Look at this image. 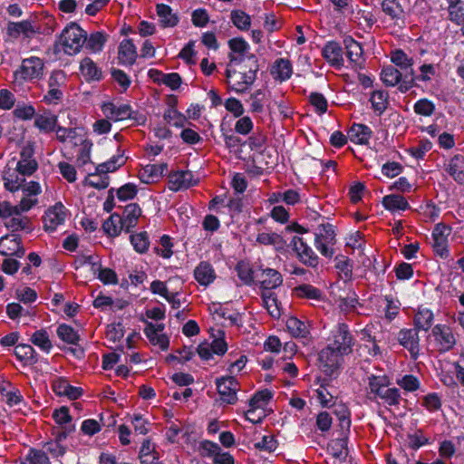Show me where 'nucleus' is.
Returning a JSON list of instances; mask_svg holds the SVG:
<instances>
[{"mask_svg":"<svg viewBox=\"0 0 464 464\" xmlns=\"http://www.w3.org/2000/svg\"><path fill=\"white\" fill-rule=\"evenodd\" d=\"M5 223V227L13 231L17 230H30V220L27 217L13 215Z\"/></svg>","mask_w":464,"mask_h":464,"instance_id":"nucleus-50","label":"nucleus"},{"mask_svg":"<svg viewBox=\"0 0 464 464\" xmlns=\"http://www.w3.org/2000/svg\"><path fill=\"white\" fill-rule=\"evenodd\" d=\"M30 340L34 345L38 346L42 351L45 353H49L53 348L52 342L45 330L42 329L34 332Z\"/></svg>","mask_w":464,"mask_h":464,"instance_id":"nucleus-47","label":"nucleus"},{"mask_svg":"<svg viewBox=\"0 0 464 464\" xmlns=\"http://www.w3.org/2000/svg\"><path fill=\"white\" fill-rule=\"evenodd\" d=\"M381 5L382 12L389 16L394 25L401 27L405 24V12L398 0H383Z\"/></svg>","mask_w":464,"mask_h":464,"instance_id":"nucleus-18","label":"nucleus"},{"mask_svg":"<svg viewBox=\"0 0 464 464\" xmlns=\"http://www.w3.org/2000/svg\"><path fill=\"white\" fill-rule=\"evenodd\" d=\"M448 171L459 184H464V156L455 155L449 164Z\"/></svg>","mask_w":464,"mask_h":464,"instance_id":"nucleus-39","label":"nucleus"},{"mask_svg":"<svg viewBox=\"0 0 464 464\" xmlns=\"http://www.w3.org/2000/svg\"><path fill=\"white\" fill-rule=\"evenodd\" d=\"M218 450L219 445L211 440H204L198 443V451L201 457L214 459Z\"/></svg>","mask_w":464,"mask_h":464,"instance_id":"nucleus-53","label":"nucleus"},{"mask_svg":"<svg viewBox=\"0 0 464 464\" xmlns=\"http://www.w3.org/2000/svg\"><path fill=\"white\" fill-rule=\"evenodd\" d=\"M343 44L346 49V57L350 61L352 66L354 69H361L363 63V51L361 44L356 42L351 36H347L343 39Z\"/></svg>","mask_w":464,"mask_h":464,"instance_id":"nucleus-19","label":"nucleus"},{"mask_svg":"<svg viewBox=\"0 0 464 464\" xmlns=\"http://www.w3.org/2000/svg\"><path fill=\"white\" fill-rule=\"evenodd\" d=\"M292 72L290 61L284 58L277 59L271 68V74L276 80L285 81L291 77Z\"/></svg>","mask_w":464,"mask_h":464,"instance_id":"nucleus-34","label":"nucleus"},{"mask_svg":"<svg viewBox=\"0 0 464 464\" xmlns=\"http://www.w3.org/2000/svg\"><path fill=\"white\" fill-rule=\"evenodd\" d=\"M103 115L111 121H120L127 119H131L133 111L128 104L116 106L112 102H106L102 105Z\"/></svg>","mask_w":464,"mask_h":464,"instance_id":"nucleus-17","label":"nucleus"},{"mask_svg":"<svg viewBox=\"0 0 464 464\" xmlns=\"http://www.w3.org/2000/svg\"><path fill=\"white\" fill-rule=\"evenodd\" d=\"M450 227L443 225L438 224L436 225L433 232V248L435 252L440 256H444L448 254L447 245H448V237L450 234Z\"/></svg>","mask_w":464,"mask_h":464,"instance_id":"nucleus-20","label":"nucleus"},{"mask_svg":"<svg viewBox=\"0 0 464 464\" xmlns=\"http://www.w3.org/2000/svg\"><path fill=\"white\" fill-rule=\"evenodd\" d=\"M65 73L63 71H53L48 80V92L44 96V101L48 104H56L63 98L60 87L65 83Z\"/></svg>","mask_w":464,"mask_h":464,"instance_id":"nucleus-9","label":"nucleus"},{"mask_svg":"<svg viewBox=\"0 0 464 464\" xmlns=\"http://www.w3.org/2000/svg\"><path fill=\"white\" fill-rule=\"evenodd\" d=\"M107 39L108 35L102 32L92 33L89 38L86 39V48L93 53L100 52L107 42Z\"/></svg>","mask_w":464,"mask_h":464,"instance_id":"nucleus-48","label":"nucleus"},{"mask_svg":"<svg viewBox=\"0 0 464 464\" xmlns=\"http://www.w3.org/2000/svg\"><path fill=\"white\" fill-rule=\"evenodd\" d=\"M208 309L211 314L218 315L219 318L229 320L232 324H237L239 314L237 313L228 314L227 310L222 307L220 304H212Z\"/></svg>","mask_w":464,"mask_h":464,"instance_id":"nucleus-56","label":"nucleus"},{"mask_svg":"<svg viewBox=\"0 0 464 464\" xmlns=\"http://www.w3.org/2000/svg\"><path fill=\"white\" fill-rule=\"evenodd\" d=\"M80 150L77 156V164L79 167L84 166L91 161V150L92 142L90 140H86L82 144L79 145Z\"/></svg>","mask_w":464,"mask_h":464,"instance_id":"nucleus-61","label":"nucleus"},{"mask_svg":"<svg viewBox=\"0 0 464 464\" xmlns=\"http://www.w3.org/2000/svg\"><path fill=\"white\" fill-rule=\"evenodd\" d=\"M121 218L120 215L114 213L103 222L102 228L104 232L110 237H117L121 230Z\"/></svg>","mask_w":464,"mask_h":464,"instance_id":"nucleus-46","label":"nucleus"},{"mask_svg":"<svg viewBox=\"0 0 464 464\" xmlns=\"http://www.w3.org/2000/svg\"><path fill=\"white\" fill-rule=\"evenodd\" d=\"M263 304L272 317L278 318L280 316V309L278 301L271 290H264L262 293Z\"/></svg>","mask_w":464,"mask_h":464,"instance_id":"nucleus-44","label":"nucleus"},{"mask_svg":"<svg viewBox=\"0 0 464 464\" xmlns=\"http://www.w3.org/2000/svg\"><path fill=\"white\" fill-rule=\"evenodd\" d=\"M236 271L237 273L238 277L244 284H252L254 280L253 271L248 264L245 262H238L236 266Z\"/></svg>","mask_w":464,"mask_h":464,"instance_id":"nucleus-63","label":"nucleus"},{"mask_svg":"<svg viewBox=\"0 0 464 464\" xmlns=\"http://www.w3.org/2000/svg\"><path fill=\"white\" fill-rule=\"evenodd\" d=\"M130 242L134 249L139 253H145L150 246L148 235L146 232H140L130 236Z\"/></svg>","mask_w":464,"mask_h":464,"instance_id":"nucleus-57","label":"nucleus"},{"mask_svg":"<svg viewBox=\"0 0 464 464\" xmlns=\"http://www.w3.org/2000/svg\"><path fill=\"white\" fill-rule=\"evenodd\" d=\"M138 53L132 40H123L119 46L118 58L123 64L132 65L137 59Z\"/></svg>","mask_w":464,"mask_h":464,"instance_id":"nucleus-27","label":"nucleus"},{"mask_svg":"<svg viewBox=\"0 0 464 464\" xmlns=\"http://www.w3.org/2000/svg\"><path fill=\"white\" fill-rule=\"evenodd\" d=\"M80 70L87 81H99L102 78V71L89 57H85L81 62Z\"/></svg>","mask_w":464,"mask_h":464,"instance_id":"nucleus-38","label":"nucleus"},{"mask_svg":"<svg viewBox=\"0 0 464 464\" xmlns=\"http://www.w3.org/2000/svg\"><path fill=\"white\" fill-rule=\"evenodd\" d=\"M195 279L201 285H208L216 278L212 266L208 262H201L194 270Z\"/></svg>","mask_w":464,"mask_h":464,"instance_id":"nucleus-32","label":"nucleus"},{"mask_svg":"<svg viewBox=\"0 0 464 464\" xmlns=\"http://www.w3.org/2000/svg\"><path fill=\"white\" fill-rule=\"evenodd\" d=\"M398 342L406 348L412 359H417L420 353L419 330L414 328L402 329L398 334Z\"/></svg>","mask_w":464,"mask_h":464,"instance_id":"nucleus-12","label":"nucleus"},{"mask_svg":"<svg viewBox=\"0 0 464 464\" xmlns=\"http://www.w3.org/2000/svg\"><path fill=\"white\" fill-rule=\"evenodd\" d=\"M258 276L264 290H272L278 287L283 283L281 274L272 268L261 269V273Z\"/></svg>","mask_w":464,"mask_h":464,"instance_id":"nucleus-28","label":"nucleus"},{"mask_svg":"<svg viewBox=\"0 0 464 464\" xmlns=\"http://www.w3.org/2000/svg\"><path fill=\"white\" fill-rule=\"evenodd\" d=\"M44 66L43 60L38 57L24 59L19 69L14 72V80L22 82L39 78L43 75Z\"/></svg>","mask_w":464,"mask_h":464,"instance_id":"nucleus-5","label":"nucleus"},{"mask_svg":"<svg viewBox=\"0 0 464 464\" xmlns=\"http://www.w3.org/2000/svg\"><path fill=\"white\" fill-rule=\"evenodd\" d=\"M57 335L63 342L70 344H76L79 340V335L72 326L67 324H61L57 328Z\"/></svg>","mask_w":464,"mask_h":464,"instance_id":"nucleus-52","label":"nucleus"},{"mask_svg":"<svg viewBox=\"0 0 464 464\" xmlns=\"http://www.w3.org/2000/svg\"><path fill=\"white\" fill-rule=\"evenodd\" d=\"M57 116L51 112H44L34 116V126L44 132L55 131L57 126Z\"/></svg>","mask_w":464,"mask_h":464,"instance_id":"nucleus-33","label":"nucleus"},{"mask_svg":"<svg viewBox=\"0 0 464 464\" xmlns=\"http://www.w3.org/2000/svg\"><path fill=\"white\" fill-rule=\"evenodd\" d=\"M434 111H435L434 103L426 98L419 100L414 104L415 113L421 115V116H425V117L431 116L433 114Z\"/></svg>","mask_w":464,"mask_h":464,"instance_id":"nucleus-58","label":"nucleus"},{"mask_svg":"<svg viewBox=\"0 0 464 464\" xmlns=\"http://www.w3.org/2000/svg\"><path fill=\"white\" fill-rule=\"evenodd\" d=\"M391 61L402 70H408L403 77V81L399 86L401 92H406L414 86L415 76L414 71L411 68L413 65V59L409 57L402 50L398 49L392 53Z\"/></svg>","mask_w":464,"mask_h":464,"instance_id":"nucleus-4","label":"nucleus"},{"mask_svg":"<svg viewBox=\"0 0 464 464\" xmlns=\"http://www.w3.org/2000/svg\"><path fill=\"white\" fill-rule=\"evenodd\" d=\"M144 334L152 344L159 345L161 350L168 349L169 341L165 334H159L150 329H144Z\"/></svg>","mask_w":464,"mask_h":464,"instance_id":"nucleus-60","label":"nucleus"},{"mask_svg":"<svg viewBox=\"0 0 464 464\" xmlns=\"http://www.w3.org/2000/svg\"><path fill=\"white\" fill-rule=\"evenodd\" d=\"M286 327L295 337L305 338L309 334V326L296 317H290L286 321Z\"/></svg>","mask_w":464,"mask_h":464,"instance_id":"nucleus-41","label":"nucleus"},{"mask_svg":"<svg viewBox=\"0 0 464 464\" xmlns=\"http://www.w3.org/2000/svg\"><path fill=\"white\" fill-rule=\"evenodd\" d=\"M26 460L30 464H51L49 458L44 450L31 449L26 456Z\"/></svg>","mask_w":464,"mask_h":464,"instance_id":"nucleus-64","label":"nucleus"},{"mask_svg":"<svg viewBox=\"0 0 464 464\" xmlns=\"http://www.w3.org/2000/svg\"><path fill=\"white\" fill-rule=\"evenodd\" d=\"M53 390L58 396H66L71 400L78 399L82 393L81 388L72 386L63 378H57L53 382Z\"/></svg>","mask_w":464,"mask_h":464,"instance_id":"nucleus-24","label":"nucleus"},{"mask_svg":"<svg viewBox=\"0 0 464 464\" xmlns=\"http://www.w3.org/2000/svg\"><path fill=\"white\" fill-rule=\"evenodd\" d=\"M38 30L39 28H36L29 20L9 22L6 27L8 35L14 38L18 37L20 34L30 38L38 33Z\"/></svg>","mask_w":464,"mask_h":464,"instance_id":"nucleus-23","label":"nucleus"},{"mask_svg":"<svg viewBox=\"0 0 464 464\" xmlns=\"http://www.w3.org/2000/svg\"><path fill=\"white\" fill-rule=\"evenodd\" d=\"M381 78L387 86H395L397 84L400 86L403 81L401 72L391 65L382 69Z\"/></svg>","mask_w":464,"mask_h":464,"instance_id":"nucleus-43","label":"nucleus"},{"mask_svg":"<svg viewBox=\"0 0 464 464\" xmlns=\"http://www.w3.org/2000/svg\"><path fill=\"white\" fill-rule=\"evenodd\" d=\"M169 189L178 191L182 188H188L197 184L198 180L194 179L191 171L181 170L169 175Z\"/></svg>","mask_w":464,"mask_h":464,"instance_id":"nucleus-21","label":"nucleus"},{"mask_svg":"<svg viewBox=\"0 0 464 464\" xmlns=\"http://www.w3.org/2000/svg\"><path fill=\"white\" fill-rule=\"evenodd\" d=\"M328 451L336 459L345 457L346 452V440L344 439H337L332 440L327 447Z\"/></svg>","mask_w":464,"mask_h":464,"instance_id":"nucleus-59","label":"nucleus"},{"mask_svg":"<svg viewBox=\"0 0 464 464\" xmlns=\"http://www.w3.org/2000/svg\"><path fill=\"white\" fill-rule=\"evenodd\" d=\"M66 218V209L63 204L57 203L50 208L44 216V227L45 230L54 231L62 225Z\"/></svg>","mask_w":464,"mask_h":464,"instance_id":"nucleus-16","label":"nucleus"},{"mask_svg":"<svg viewBox=\"0 0 464 464\" xmlns=\"http://www.w3.org/2000/svg\"><path fill=\"white\" fill-rule=\"evenodd\" d=\"M328 345L343 355L352 352L353 337L346 324H338L337 328L333 332V341Z\"/></svg>","mask_w":464,"mask_h":464,"instance_id":"nucleus-8","label":"nucleus"},{"mask_svg":"<svg viewBox=\"0 0 464 464\" xmlns=\"http://www.w3.org/2000/svg\"><path fill=\"white\" fill-rule=\"evenodd\" d=\"M14 353L16 357L21 361H30L31 362H36L35 352L34 348L29 344H18L14 348Z\"/></svg>","mask_w":464,"mask_h":464,"instance_id":"nucleus-55","label":"nucleus"},{"mask_svg":"<svg viewBox=\"0 0 464 464\" xmlns=\"http://www.w3.org/2000/svg\"><path fill=\"white\" fill-rule=\"evenodd\" d=\"M316 392L317 398L324 407L332 405L334 399L336 397V390L328 380L323 381Z\"/></svg>","mask_w":464,"mask_h":464,"instance_id":"nucleus-36","label":"nucleus"},{"mask_svg":"<svg viewBox=\"0 0 464 464\" xmlns=\"http://www.w3.org/2000/svg\"><path fill=\"white\" fill-rule=\"evenodd\" d=\"M383 207L392 212L398 210H406L410 208V205L406 198L398 194H391L383 197L382 198Z\"/></svg>","mask_w":464,"mask_h":464,"instance_id":"nucleus-37","label":"nucleus"},{"mask_svg":"<svg viewBox=\"0 0 464 464\" xmlns=\"http://www.w3.org/2000/svg\"><path fill=\"white\" fill-rule=\"evenodd\" d=\"M164 120L177 128H182L187 123L186 117L173 108H169L164 112Z\"/></svg>","mask_w":464,"mask_h":464,"instance_id":"nucleus-54","label":"nucleus"},{"mask_svg":"<svg viewBox=\"0 0 464 464\" xmlns=\"http://www.w3.org/2000/svg\"><path fill=\"white\" fill-rule=\"evenodd\" d=\"M56 139L62 143H69L72 147H78L88 138L82 128H64L59 126L56 129Z\"/></svg>","mask_w":464,"mask_h":464,"instance_id":"nucleus-13","label":"nucleus"},{"mask_svg":"<svg viewBox=\"0 0 464 464\" xmlns=\"http://www.w3.org/2000/svg\"><path fill=\"white\" fill-rule=\"evenodd\" d=\"M229 63L226 69L227 83L228 88L237 93L246 92L255 82L259 65L255 55L251 54L247 60L229 54Z\"/></svg>","mask_w":464,"mask_h":464,"instance_id":"nucleus-1","label":"nucleus"},{"mask_svg":"<svg viewBox=\"0 0 464 464\" xmlns=\"http://www.w3.org/2000/svg\"><path fill=\"white\" fill-rule=\"evenodd\" d=\"M433 322V314L430 310L427 308H419L415 317H414V324L415 328L418 330L428 331Z\"/></svg>","mask_w":464,"mask_h":464,"instance_id":"nucleus-42","label":"nucleus"},{"mask_svg":"<svg viewBox=\"0 0 464 464\" xmlns=\"http://www.w3.org/2000/svg\"><path fill=\"white\" fill-rule=\"evenodd\" d=\"M389 385L390 379L385 374L368 376L369 394L373 395L374 399L380 398L389 406L398 405L401 400V392L395 387L389 388Z\"/></svg>","mask_w":464,"mask_h":464,"instance_id":"nucleus-2","label":"nucleus"},{"mask_svg":"<svg viewBox=\"0 0 464 464\" xmlns=\"http://www.w3.org/2000/svg\"><path fill=\"white\" fill-rule=\"evenodd\" d=\"M322 55L332 66L342 67L343 65V52L336 42H328L322 50Z\"/></svg>","mask_w":464,"mask_h":464,"instance_id":"nucleus-22","label":"nucleus"},{"mask_svg":"<svg viewBox=\"0 0 464 464\" xmlns=\"http://www.w3.org/2000/svg\"><path fill=\"white\" fill-rule=\"evenodd\" d=\"M370 102L374 111L381 115L382 114L388 106V93L384 91H374L370 98Z\"/></svg>","mask_w":464,"mask_h":464,"instance_id":"nucleus-45","label":"nucleus"},{"mask_svg":"<svg viewBox=\"0 0 464 464\" xmlns=\"http://www.w3.org/2000/svg\"><path fill=\"white\" fill-rule=\"evenodd\" d=\"M125 158L123 152L119 150L118 153L112 156L108 161L99 164L96 167L98 173H109L117 170L120 167L125 164Z\"/></svg>","mask_w":464,"mask_h":464,"instance_id":"nucleus-40","label":"nucleus"},{"mask_svg":"<svg viewBox=\"0 0 464 464\" xmlns=\"http://www.w3.org/2000/svg\"><path fill=\"white\" fill-rule=\"evenodd\" d=\"M343 356L341 353L327 345L319 353L318 361L324 373L332 376L341 367Z\"/></svg>","mask_w":464,"mask_h":464,"instance_id":"nucleus-6","label":"nucleus"},{"mask_svg":"<svg viewBox=\"0 0 464 464\" xmlns=\"http://www.w3.org/2000/svg\"><path fill=\"white\" fill-rule=\"evenodd\" d=\"M293 292L298 298H305L314 301H322L324 299V294L322 290L308 284H303L295 286L293 289Z\"/></svg>","mask_w":464,"mask_h":464,"instance_id":"nucleus-35","label":"nucleus"},{"mask_svg":"<svg viewBox=\"0 0 464 464\" xmlns=\"http://www.w3.org/2000/svg\"><path fill=\"white\" fill-rule=\"evenodd\" d=\"M228 45L231 50L229 54H235L236 56L247 60L248 56H246V53L249 48V45L243 38L237 37L230 39L228 41Z\"/></svg>","mask_w":464,"mask_h":464,"instance_id":"nucleus-51","label":"nucleus"},{"mask_svg":"<svg viewBox=\"0 0 464 464\" xmlns=\"http://www.w3.org/2000/svg\"><path fill=\"white\" fill-rule=\"evenodd\" d=\"M231 21L241 31H247L251 25L250 16L242 10H233L231 12Z\"/></svg>","mask_w":464,"mask_h":464,"instance_id":"nucleus-49","label":"nucleus"},{"mask_svg":"<svg viewBox=\"0 0 464 464\" xmlns=\"http://www.w3.org/2000/svg\"><path fill=\"white\" fill-rule=\"evenodd\" d=\"M432 335L440 352H448L456 343L452 330L446 324L435 325L432 329Z\"/></svg>","mask_w":464,"mask_h":464,"instance_id":"nucleus-11","label":"nucleus"},{"mask_svg":"<svg viewBox=\"0 0 464 464\" xmlns=\"http://www.w3.org/2000/svg\"><path fill=\"white\" fill-rule=\"evenodd\" d=\"M3 179L5 181V188L12 192L18 190L22 183L24 182V176L19 174L16 167L12 168L9 165L4 170Z\"/></svg>","mask_w":464,"mask_h":464,"instance_id":"nucleus-29","label":"nucleus"},{"mask_svg":"<svg viewBox=\"0 0 464 464\" xmlns=\"http://www.w3.org/2000/svg\"><path fill=\"white\" fill-rule=\"evenodd\" d=\"M159 22L161 27H174L179 23L178 15L173 13L170 6L165 4H159L156 6Z\"/></svg>","mask_w":464,"mask_h":464,"instance_id":"nucleus-30","label":"nucleus"},{"mask_svg":"<svg viewBox=\"0 0 464 464\" xmlns=\"http://www.w3.org/2000/svg\"><path fill=\"white\" fill-rule=\"evenodd\" d=\"M372 135V130L360 123H353L348 131V137L353 143L366 145Z\"/></svg>","mask_w":464,"mask_h":464,"instance_id":"nucleus-26","label":"nucleus"},{"mask_svg":"<svg viewBox=\"0 0 464 464\" xmlns=\"http://www.w3.org/2000/svg\"><path fill=\"white\" fill-rule=\"evenodd\" d=\"M24 253L19 236L12 234L0 238V254L2 256L22 257Z\"/></svg>","mask_w":464,"mask_h":464,"instance_id":"nucleus-15","label":"nucleus"},{"mask_svg":"<svg viewBox=\"0 0 464 464\" xmlns=\"http://www.w3.org/2000/svg\"><path fill=\"white\" fill-rule=\"evenodd\" d=\"M141 215V209L136 203L128 204L124 210L121 218V228H124L126 232H129L130 228L134 227L138 219Z\"/></svg>","mask_w":464,"mask_h":464,"instance_id":"nucleus-25","label":"nucleus"},{"mask_svg":"<svg viewBox=\"0 0 464 464\" xmlns=\"http://www.w3.org/2000/svg\"><path fill=\"white\" fill-rule=\"evenodd\" d=\"M291 246L296 252L299 259L306 266L315 267L318 264L317 256L313 249L303 240L302 237H294L291 240Z\"/></svg>","mask_w":464,"mask_h":464,"instance_id":"nucleus-14","label":"nucleus"},{"mask_svg":"<svg viewBox=\"0 0 464 464\" xmlns=\"http://www.w3.org/2000/svg\"><path fill=\"white\" fill-rule=\"evenodd\" d=\"M17 171L21 176L32 175L38 167L34 159L20 160L15 164Z\"/></svg>","mask_w":464,"mask_h":464,"instance_id":"nucleus-62","label":"nucleus"},{"mask_svg":"<svg viewBox=\"0 0 464 464\" xmlns=\"http://www.w3.org/2000/svg\"><path fill=\"white\" fill-rule=\"evenodd\" d=\"M86 39L87 34L85 31L77 24L71 23L63 30L56 42L55 48L60 45L65 53L72 55L80 52Z\"/></svg>","mask_w":464,"mask_h":464,"instance_id":"nucleus-3","label":"nucleus"},{"mask_svg":"<svg viewBox=\"0 0 464 464\" xmlns=\"http://www.w3.org/2000/svg\"><path fill=\"white\" fill-rule=\"evenodd\" d=\"M319 231L315 233L314 244L320 253L326 256L332 257L334 250L329 247L330 245L335 243V233L334 227L330 224H323L318 227Z\"/></svg>","mask_w":464,"mask_h":464,"instance_id":"nucleus-7","label":"nucleus"},{"mask_svg":"<svg viewBox=\"0 0 464 464\" xmlns=\"http://www.w3.org/2000/svg\"><path fill=\"white\" fill-rule=\"evenodd\" d=\"M218 392L221 400L227 404H234L237 401V391L238 383L232 376L222 377L216 381Z\"/></svg>","mask_w":464,"mask_h":464,"instance_id":"nucleus-10","label":"nucleus"},{"mask_svg":"<svg viewBox=\"0 0 464 464\" xmlns=\"http://www.w3.org/2000/svg\"><path fill=\"white\" fill-rule=\"evenodd\" d=\"M167 169L166 163L147 165L140 172V179L142 182L149 184L155 179L164 176Z\"/></svg>","mask_w":464,"mask_h":464,"instance_id":"nucleus-31","label":"nucleus"}]
</instances>
